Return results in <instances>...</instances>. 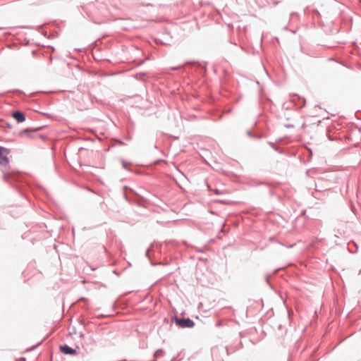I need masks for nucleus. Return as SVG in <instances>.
Here are the masks:
<instances>
[{
  "mask_svg": "<svg viewBox=\"0 0 361 361\" xmlns=\"http://www.w3.org/2000/svg\"><path fill=\"white\" fill-rule=\"evenodd\" d=\"M8 152L7 149L0 147V165L6 166L8 163L7 157Z\"/></svg>",
  "mask_w": 361,
  "mask_h": 361,
  "instance_id": "1",
  "label": "nucleus"
},
{
  "mask_svg": "<svg viewBox=\"0 0 361 361\" xmlns=\"http://www.w3.org/2000/svg\"><path fill=\"white\" fill-rule=\"evenodd\" d=\"M20 135L21 136H23V135H28V131L27 130H23L20 132Z\"/></svg>",
  "mask_w": 361,
  "mask_h": 361,
  "instance_id": "6",
  "label": "nucleus"
},
{
  "mask_svg": "<svg viewBox=\"0 0 361 361\" xmlns=\"http://www.w3.org/2000/svg\"><path fill=\"white\" fill-rule=\"evenodd\" d=\"M293 102H295L297 101V105H298L299 108H302L305 104V99L304 98H300V97H294L292 99Z\"/></svg>",
  "mask_w": 361,
  "mask_h": 361,
  "instance_id": "5",
  "label": "nucleus"
},
{
  "mask_svg": "<svg viewBox=\"0 0 361 361\" xmlns=\"http://www.w3.org/2000/svg\"><path fill=\"white\" fill-rule=\"evenodd\" d=\"M60 350L61 353L66 355H75L76 350L67 345L60 346Z\"/></svg>",
  "mask_w": 361,
  "mask_h": 361,
  "instance_id": "3",
  "label": "nucleus"
},
{
  "mask_svg": "<svg viewBox=\"0 0 361 361\" xmlns=\"http://www.w3.org/2000/svg\"><path fill=\"white\" fill-rule=\"evenodd\" d=\"M176 323L178 326L182 328L192 327L194 322L190 319H177Z\"/></svg>",
  "mask_w": 361,
  "mask_h": 361,
  "instance_id": "2",
  "label": "nucleus"
},
{
  "mask_svg": "<svg viewBox=\"0 0 361 361\" xmlns=\"http://www.w3.org/2000/svg\"><path fill=\"white\" fill-rule=\"evenodd\" d=\"M12 116L18 123H22L25 120L24 114L20 111H14Z\"/></svg>",
  "mask_w": 361,
  "mask_h": 361,
  "instance_id": "4",
  "label": "nucleus"
},
{
  "mask_svg": "<svg viewBox=\"0 0 361 361\" xmlns=\"http://www.w3.org/2000/svg\"><path fill=\"white\" fill-rule=\"evenodd\" d=\"M214 192L216 194H219V190H214Z\"/></svg>",
  "mask_w": 361,
  "mask_h": 361,
  "instance_id": "7",
  "label": "nucleus"
}]
</instances>
